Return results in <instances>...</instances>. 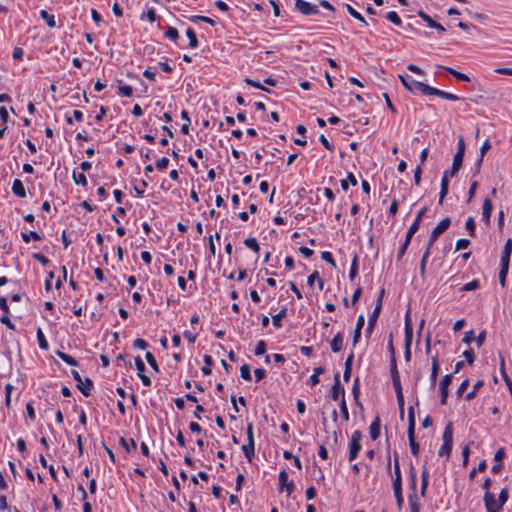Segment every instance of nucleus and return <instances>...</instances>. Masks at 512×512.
I'll list each match as a JSON object with an SVG mask.
<instances>
[{"label": "nucleus", "mask_w": 512, "mask_h": 512, "mask_svg": "<svg viewBox=\"0 0 512 512\" xmlns=\"http://www.w3.org/2000/svg\"><path fill=\"white\" fill-rule=\"evenodd\" d=\"M483 384L484 383H483L482 380L477 381L473 385V389L466 394V399L467 400H472L476 396L477 391L483 386Z\"/></svg>", "instance_id": "nucleus-37"}, {"label": "nucleus", "mask_w": 512, "mask_h": 512, "mask_svg": "<svg viewBox=\"0 0 512 512\" xmlns=\"http://www.w3.org/2000/svg\"><path fill=\"white\" fill-rule=\"evenodd\" d=\"M33 258L39 261L42 265H47L49 263V259L40 253H34Z\"/></svg>", "instance_id": "nucleus-64"}, {"label": "nucleus", "mask_w": 512, "mask_h": 512, "mask_svg": "<svg viewBox=\"0 0 512 512\" xmlns=\"http://www.w3.org/2000/svg\"><path fill=\"white\" fill-rule=\"evenodd\" d=\"M480 287V282L477 279L472 280L471 282L463 285L461 287V291H474Z\"/></svg>", "instance_id": "nucleus-36"}, {"label": "nucleus", "mask_w": 512, "mask_h": 512, "mask_svg": "<svg viewBox=\"0 0 512 512\" xmlns=\"http://www.w3.org/2000/svg\"><path fill=\"white\" fill-rule=\"evenodd\" d=\"M428 479H429V473H428V470L426 468V466L423 467V470H422V474H421V494L422 496L425 495V491L427 489V486H428Z\"/></svg>", "instance_id": "nucleus-24"}, {"label": "nucleus", "mask_w": 512, "mask_h": 512, "mask_svg": "<svg viewBox=\"0 0 512 512\" xmlns=\"http://www.w3.org/2000/svg\"><path fill=\"white\" fill-rule=\"evenodd\" d=\"M430 250L431 248L427 247L423 256H422V259H421V263H420V274L422 277L425 276V271H426V264H427V261H428V258L430 256Z\"/></svg>", "instance_id": "nucleus-25"}, {"label": "nucleus", "mask_w": 512, "mask_h": 512, "mask_svg": "<svg viewBox=\"0 0 512 512\" xmlns=\"http://www.w3.org/2000/svg\"><path fill=\"white\" fill-rule=\"evenodd\" d=\"M386 18L397 26L402 24V20L395 11L388 12Z\"/></svg>", "instance_id": "nucleus-43"}, {"label": "nucleus", "mask_w": 512, "mask_h": 512, "mask_svg": "<svg viewBox=\"0 0 512 512\" xmlns=\"http://www.w3.org/2000/svg\"><path fill=\"white\" fill-rule=\"evenodd\" d=\"M12 390H13V386L11 384H6V386H5V404L7 407H10Z\"/></svg>", "instance_id": "nucleus-52"}, {"label": "nucleus", "mask_w": 512, "mask_h": 512, "mask_svg": "<svg viewBox=\"0 0 512 512\" xmlns=\"http://www.w3.org/2000/svg\"><path fill=\"white\" fill-rule=\"evenodd\" d=\"M370 437L372 440H376L380 435V420L379 417H376L375 420L370 425Z\"/></svg>", "instance_id": "nucleus-17"}, {"label": "nucleus", "mask_w": 512, "mask_h": 512, "mask_svg": "<svg viewBox=\"0 0 512 512\" xmlns=\"http://www.w3.org/2000/svg\"><path fill=\"white\" fill-rule=\"evenodd\" d=\"M73 178L76 184H81L83 186L87 185V179L83 173L77 175L76 172H73Z\"/></svg>", "instance_id": "nucleus-54"}, {"label": "nucleus", "mask_w": 512, "mask_h": 512, "mask_svg": "<svg viewBox=\"0 0 512 512\" xmlns=\"http://www.w3.org/2000/svg\"><path fill=\"white\" fill-rule=\"evenodd\" d=\"M361 450V444L360 443H356V442H350V445H349V461H353L359 451Z\"/></svg>", "instance_id": "nucleus-21"}, {"label": "nucleus", "mask_w": 512, "mask_h": 512, "mask_svg": "<svg viewBox=\"0 0 512 512\" xmlns=\"http://www.w3.org/2000/svg\"><path fill=\"white\" fill-rule=\"evenodd\" d=\"M470 243L471 242L468 239H459L456 242V251L461 250V249H466L470 245Z\"/></svg>", "instance_id": "nucleus-59"}, {"label": "nucleus", "mask_w": 512, "mask_h": 512, "mask_svg": "<svg viewBox=\"0 0 512 512\" xmlns=\"http://www.w3.org/2000/svg\"><path fill=\"white\" fill-rule=\"evenodd\" d=\"M12 191L13 193L18 196L19 198H25L26 197V190L21 180L15 179L12 184Z\"/></svg>", "instance_id": "nucleus-13"}, {"label": "nucleus", "mask_w": 512, "mask_h": 512, "mask_svg": "<svg viewBox=\"0 0 512 512\" xmlns=\"http://www.w3.org/2000/svg\"><path fill=\"white\" fill-rule=\"evenodd\" d=\"M452 443H453V427L452 423H448L444 429L443 432V443L439 449V456L440 457H447L449 458L451 450H452Z\"/></svg>", "instance_id": "nucleus-2"}, {"label": "nucleus", "mask_w": 512, "mask_h": 512, "mask_svg": "<svg viewBox=\"0 0 512 512\" xmlns=\"http://www.w3.org/2000/svg\"><path fill=\"white\" fill-rule=\"evenodd\" d=\"M413 337V328L412 324H408L405 326V346H411Z\"/></svg>", "instance_id": "nucleus-38"}, {"label": "nucleus", "mask_w": 512, "mask_h": 512, "mask_svg": "<svg viewBox=\"0 0 512 512\" xmlns=\"http://www.w3.org/2000/svg\"><path fill=\"white\" fill-rule=\"evenodd\" d=\"M266 352V343L263 340H260L255 347V355H263Z\"/></svg>", "instance_id": "nucleus-53"}, {"label": "nucleus", "mask_w": 512, "mask_h": 512, "mask_svg": "<svg viewBox=\"0 0 512 512\" xmlns=\"http://www.w3.org/2000/svg\"><path fill=\"white\" fill-rule=\"evenodd\" d=\"M186 35L189 39V46L191 48H196L198 46V40H197L196 33L194 32V30L192 28H188L186 30Z\"/></svg>", "instance_id": "nucleus-29"}, {"label": "nucleus", "mask_w": 512, "mask_h": 512, "mask_svg": "<svg viewBox=\"0 0 512 512\" xmlns=\"http://www.w3.org/2000/svg\"><path fill=\"white\" fill-rule=\"evenodd\" d=\"M492 208L493 206L490 199L485 198L482 205V217L487 225L490 223Z\"/></svg>", "instance_id": "nucleus-12"}, {"label": "nucleus", "mask_w": 512, "mask_h": 512, "mask_svg": "<svg viewBox=\"0 0 512 512\" xmlns=\"http://www.w3.org/2000/svg\"><path fill=\"white\" fill-rule=\"evenodd\" d=\"M58 356L64 361L66 362L67 364L71 365V366H76L78 363L76 361L75 358H73L72 356L66 354V353H63V352H58Z\"/></svg>", "instance_id": "nucleus-44"}, {"label": "nucleus", "mask_w": 512, "mask_h": 512, "mask_svg": "<svg viewBox=\"0 0 512 512\" xmlns=\"http://www.w3.org/2000/svg\"><path fill=\"white\" fill-rule=\"evenodd\" d=\"M491 148V143L490 141L487 139L481 146L480 148V155H479V158L478 160L476 161L475 163V170H476V173H479L480 169H481V165H482V162H483V158L485 156V154L487 153V151Z\"/></svg>", "instance_id": "nucleus-11"}, {"label": "nucleus", "mask_w": 512, "mask_h": 512, "mask_svg": "<svg viewBox=\"0 0 512 512\" xmlns=\"http://www.w3.org/2000/svg\"><path fill=\"white\" fill-rule=\"evenodd\" d=\"M340 395L344 397L345 390L341 386L339 373H336L334 377V384L331 388V398L336 401L339 399Z\"/></svg>", "instance_id": "nucleus-8"}, {"label": "nucleus", "mask_w": 512, "mask_h": 512, "mask_svg": "<svg viewBox=\"0 0 512 512\" xmlns=\"http://www.w3.org/2000/svg\"><path fill=\"white\" fill-rule=\"evenodd\" d=\"M340 411H341V414L343 416V419L345 421H347L349 419V412H348V408H347V405H346L345 397H342V399H341Z\"/></svg>", "instance_id": "nucleus-50"}, {"label": "nucleus", "mask_w": 512, "mask_h": 512, "mask_svg": "<svg viewBox=\"0 0 512 512\" xmlns=\"http://www.w3.org/2000/svg\"><path fill=\"white\" fill-rule=\"evenodd\" d=\"M484 503L488 512H499L500 506H498L493 493L487 492L484 494Z\"/></svg>", "instance_id": "nucleus-9"}, {"label": "nucleus", "mask_w": 512, "mask_h": 512, "mask_svg": "<svg viewBox=\"0 0 512 512\" xmlns=\"http://www.w3.org/2000/svg\"><path fill=\"white\" fill-rule=\"evenodd\" d=\"M119 94L125 97H130L133 94V89L129 85H120L119 88Z\"/></svg>", "instance_id": "nucleus-49"}, {"label": "nucleus", "mask_w": 512, "mask_h": 512, "mask_svg": "<svg viewBox=\"0 0 512 512\" xmlns=\"http://www.w3.org/2000/svg\"><path fill=\"white\" fill-rule=\"evenodd\" d=\"M465 228L467 229V231L469 232V235H470L471 237H474V236H475L476 224H475V220H474V218H473V217H469V218L466 220Z\"/></svg>", "instance_id": "nucleus-34"}, {"label": "nucleus", "mask_w": 512, "mask_h": 512, "mask_svg": "<svg viewBox=\"0 0 512 512\" xmlns=\"http://www.w3.org/2000/svg\"><path fill=\"white\" fill-rule=\"evenodd\" d=\"M37 339L39 343V347L41 349L47 350L49 348L48 342L40 328L37 330Z\"/></svg>", "instance_id": "nucleus-32"}, {"label": "nucleus", "mask_w": 512, "mask_h": 512, "mask_svg": "<svg viewBox=\"0 0 512 512\" xmlns=\"http://www.w3.org/2000/svg\"><path fill=\"white\" fill-rule=\"evenodd\" d=\"M244 244L251 250H253L254 252H259V244L257 242V240L255 238H247L245 241H244Z\"/></svg>", "instance_id": "nucleus-41"}, {"label": "nucleus", "mask_w": 512, "mask_h": 512, "mask_svg": "<svg viewBox=\"0 0 512 512\" xmlns=\"http://www.w3.org/2000/svg\"><path fill=\"white\" fill-rule=\"evenodd\" d=\"M512 252V240L508 239L504 245L502 255H501V263L509 264L510 255Z\"/></svg>", "instance_id": "nucleus-16"}, {"label": "nucleus", "mask_w": 512, "mask_h": 512, "mask_svg": "<svg viewBox=\"0 0 512 512\" xmlns=\"http://www.w3.org/2000/svg\"><path fill=\"white\" fill-rule=\"evenodd\" d=\"M357 272H358V264H357V256H355L353 259L351 268H350L349 278L351 280H353L355 278V276L357 275Z\"/></svg>", "instance_id": "nucleus-55"}, {"label": "nucleus", "mask_w": 512, "mask_h": 512, "mask_svg": "<svg viewBox=\"0 0 512 512\" xmlns=\"http://www.w3.org/2000/svg\"><path fill=\"white\" fill-rule=\"evenodd\" d=\"M345 6H346L347 11L349 12V14L352 17H354L355 19L359 20L360 22H362L364 24H367L365 18L358 11H356L351 5L346 4Z\"/></svg>", "instance_id": "nucleus-31"}, {"label": "nucleus", "mask_w": 512, "mask_h": 512, "mask_svg": "<svg viewBox=\"0 0 512 512\" xmlns=\"http://www.w3.org/2000/svg\"><path fill=\"white\" fill-rule=\"evenodd\" d=\"M165 37L173 41L177 40L179 37L178 30L174 27H169L165 32Z\"/></svg>", "instance_id": "nucleus-48"}, {"label": "nucleus", "mask_w": 512, "mask_h": 512, "mask_svg": "<svg viewBox=\"0 0 512 512\" xmlns=\"http://www.w3.org/2000/svg\"><path fill=\"white\" fill-rule=\"evenodd\" d=\"M378 317H379V314H377V310H373L372 314L369 317L368 326L366 328L367 337H370V335L372 334Z\"/></svg>", "instance_id": "nucleus-19"}, {"label": "nucleus", "mask_w": 512, "mask_h": 512, "mask_svg": "<svg viewBox=\"0 0 512 512\" xmlns=\"http://www.w3.org/2000/svg\"><path fill=\"white\" fill-rule=\"evenodd\" d=\"M21 237L25 243H29L31 238L34 239L35 241L41 240V236L35 231H30L29 233H22Z\"/></svg>", "instance_id": "nucleus-33"}, {"label": "nucleus", "mask_w": 512, "mask_h": 512, "mask_svg": "<svg viewBox=\"0 0 512 512\" xmlns=\"http://www.w3.org/2000/svg\"><path fill=\"white\" fill-rule=\"evenodd\" d=\"M71 374L74 380L77 382V388L82 392L84 396H89L91 388L93 387V382L91 379L86 378L84 381L82 380L80 374L76 370H72Z\"/></svg>", "instance_id": "nucleus-5"}, {"label": "nucleus", "mask_w": 512, "mask_h": 512, "mask_svg": "<svg viewBox=\"0 0 512 512\" xmlns=\"http://www.w3.org/2000/svg\"><path fill=\"white\" fill-rule=\"evenodd\" d=\"M452 382V374L445 375L440 381V394H441V404L445 405L447 403L448 397V387Z\"/></svg>", "instance_id": "nucleus-7"}, {"label": "nucleus", "mask_w": 512, "mask_h": 512, "mask_svg": "<svg viewBox=\"0 0 512 512\" xmlns=\"http://www.w3.org/2000/svg\"><path fill=\"white\" fill-rule=\"evenodd\" d=\"M418 16L421 17L426 23L427 25L430 27V28H434V26L436 25V21H434L428 14H426L425 12L423 11H418Z\"/></svg>", "instance_id": "nucleus-46"}, {"label": "nucleus", "mask_w": 512, "mask_h": 512, "mask_svg": "<svg viewBox=\"0 0 512 512\" xmlns=\"http://www.w3.org/2000/svg\"><path fill=\"white\" fill-rule=\"evenodd\" d=\"M410 484H411V488L415 492L416 484H417V473H416V469L413 465H410Z\"/></svg>", "instance_id": "nucleus-47"}, {"label": "nucleus", "mask_w": 512, "mask_h": 512, "mask_svg": "<svg viewBox=\"0 0 512 512\" xmlns=\"http://www.w3.org/2000/svg\"><path fill=\"white\" fill-rule=\"evenodd\" d=\"M508 497H509L508 489L507 488H503L501 490L500 494H499V498H498V501H497L498 506H500V509L507 502Z\"/></svg>", "instance_id": "nucleus-45"}, {"label": "nucleus", "mask_w": 512, "mask_h": 512, "mask_svg": "<svg viewBox=\"0 0 512 512\" xmlns=\"http://www.w3.org/2000/svg\"><path fill=\"white\" fill-rule=\"evenodd\" d=\"M295 8L303 15H314L319 12L317 6L312 5L311 3L304 0H296Z\"/></svg>", "instance_id": "nucleus-6"}, {"label": "nucleus", "mask_w": 512, "mask_h": 512, "mask_svg": "<svg viewBox=\"0 0 512 512\" xmlns=\"http://www.w3.org/2000/svg\"><path fill=\"white\" fill-rule=\"evenodd\" d=\"M204 363H205V366L202 367L201 371L203 373V375H210L211 374V366L213 365V360H212V357L210 355H204Z\"/></svg>", "instance_id": "nucleus-28"}, {"label": "nucleus", "mask_w": 512, "mask_h": 512, "mask_svg": "<svg viewBox=\"0 0 512 512\" xmlns=\"http://www.w3.org/2000/svg\"><path fill=\"white\" fill-rule=\"evenodd\" d=\"M439 371V361L437 357L432 358V367H431V375H430V381L431 385L434 386L436 383L437 375Z\"/></svg>", "instance_id": "nucleus-18"}, {"label": "nucleus", "mask_w": 512, "mask_h": 512, "mask_svg": "<svg viewBox=\"0 0 512 512\" xmlns=\"http://www.w3.org/2000/svg\"><path fill=\"white\" fill-rule=\"evenodd\" d=\"M286 311L287 309L284 307L282 308L278 314L274 315L272 317V324L276 327V328H280L282 326V323H281V320L282 318H284L286 316Z\"/></svg>", "instance_id": "nucleus-23"}, {"label": "nucleus", "mask_w": 512, "mask_h": 512, "mask_svg": "<svg viewBox=\"0 0 512 512\" xmlns=\"http://www.w3.org/2000/svg\"><path fill=\"white\" fill-rule=\"evenodd\" d=\"M463 157L464 156H460V153H456L454 155L452 168L450 170V177H454L460 170L463 162Z\"/></svg>", "instance_id": "nucleus-14"}, {"label": "nucleus", "mask_w": 512, "mask_h": 512, "mask_svg": "<svg viewBox=\"0 0 512 512\" xmlns=\"http://www.w3.org/2000/svg\"><path fill=\"white\" fill-rule=\"evenodd\" d=\"M189 20L192 21V22H197V21H201V22H205V23H208L212 26L215 25V21L209 17H206V16H199V15H193V16H190L189 17Z\"/></svg>", "instance_id": "nucleus-39"}, {"label": "nucleus", "mask_w": 512, "mask_h": 512, "mask_svg": "<svg viewBox=\"0 0 512 512\" xmlns=\"http://www.w3.org/2000/svg\"><path fill=\"white\" fill-rule=\"evenodd\" d=\"M321 257L324 261L330 263L333 266H336L333 256L330 252H328V251L322 252Z\"/></svg>", "instance_id": "nucleus-63"}, {"label": "nucleus", "mask_w": 512, "mask_h": 512, "mask_svg": "<svg viewBox=\"0 0 512 512\" xmlns=\"http://www.w3.org/2000/svg\"><path fill=\"white\" fill-rule=\"evenodd\" d=\"M145 358H146L148 364L151 366V368L154 371L158 372L159 371V367H158L157 361H156L155 357L153 356V354L150 353V352H147L146 355H145Z\"/></svg>", "instance_id": "nucleus-42"}, {"label": "nucleus", "mask_w": 512, "mask_h": 512, "mask_svg": "<svg viewBox=\"0 0 512 512\" xmlns=\"http://www.w3.org/2000/svg\"><path fill=\"white\" fill-rule=\"evenodd\" d=\"M120 444L125 448V450L130 453L131 449L136 450L137 445L134 439L126 440L124 437L120 438Z\"/></svg>", "instance_id": "nucleus-26"}, {"label": "nucleus", "mask_w": 512, "mask_h": 512, "mask_svg": "<svg viewBox=\"0 0 512 512\" xmlns=\"http://www.w3.org/2000/svg\"><path fill=\"white\" fill-rule=\"evenodd\" d=\"M458 149L456 153H460V156H464L465 154V141L463 136L458 137V143H457Z\"/></svg>", "instance_id": "nucleus-58"}, {"label": "nucleus", "mask_w": 512, "mask_h": 512, "mask_svg": "<svg viewBox=\"0 0 512 512\" xmlns=\"http://www.w3.org/2000/svg\"><path fill=\"white\" fill-rule=\"evenodd\" d=\"M508 270H509V264L501 263V269L499 272V283L502 287L505 286Z\"/></svg>", "instance_id": "nucleus-22"}, {"label": "nucleus", "mask_w": 512, "mask_h": 512, "mask_svg": "<svg viewBox=\"0 0 512 512\" xmlns=\"http://www.w3.org/2000/svg\"><path fill=\"white\" fill-rule=\"evenodd\" d=\"M417 87L420 88V93L424 95H435L449 101H458L460 99L457 95L433 88L429 85H418Z\"/></svg>", "instance_id": "nucleus-3"}, {"label": "nucleus", "mask_w": 512, "mask_h": 512, "mask_svg": "<svg viewBox=\"0 0 512 512\" xmlns=\"http://www.w3.org/2000/svg\"><path fill=\"white\" fill-rule=\"evenodd\" d=\"M408 439H409V446L411 449V453L414 456H418L419 454V444L415 440V415H414V408L411 406L408 409Z\"/></svg>", "instance_id": "nucleus-1"}, {"label": "nucleus", "mask_w": 512, "mask_h": 512, "mask_svg": "<svg viewBox=\"0 0 512 512\" xmlns=\"http://www.w3.org/2000/svg\"><path fill=\"white\" fill-rule=\"evenodd\" d=\"M399 79L401 81V83L403 84V86L409 90L410 92H415V91H418L420 92V88H418L417 86L418 85H425L424 83L422 82H419V81H416V80H411V81H408L407 78H405L404 76L402 75H399Z\"/></svg>", "instance_id": "nucleus-10"}, {"label": "nucleus", "mask_w": 512, "mask_h": 512, "mask_svg": "<svg viewBox=\"0 0 512 512\" xmlns=\"http://www.w3.org/2000/svg\"><path fill=\"white\" fill-rule=\"evenodd\" d=\"M240 374L241 377L246 381H251V372H250V366L248 364H244L240 368Z\"/></svg>", "instance_id": "nucleus-40"}, {"label": "nucleus", "mask_w": 512, "mask_h": 512, "mask_svg": "<svg viewBox=\"0 0 512 512\" xmlns=\"http://www.w3.org/2000/svg\"><path fill=\"white\" fill-rule=\"evenodd\" d=\"M9 314H4L1 318H0V321L1 323L5 324L9 329L11 330H14L15 329V326L14 324L11 322L10 318L8 317Z\"/></svg>", "instance_id": "nucleus-61"}, {"label": "nucleus", "mask_w": 512, "mask_h": 512, "mask_svg": "<svg viewBox=\"0 0 512 512\" xmlns=\"http://www.w3.org/2000/svg\"><path fill=\"white\" fill-rule=\"evenodd\" d=\"M245 82L250 85V86H253L257 89H260V90H263V91H266V92H270V90L266 87H264L262 84H260L259 82H256L250 78H246L245 79Z\"/></svg>", "instance_id": "nucleus-56"}, {"label": "nucleus", "mask_w": 512, "mask_h": 512, "mask_svg": "<svg viewBox=\"0 0 512 512\" xmlns=\"http://www.w3.org/2000/svg\"><path fill=\"white\" fill-rule=\"evenodd\" d=\"M242 450H243L246 458L248 459V461H251L252 457L254 456V452H255L254 443L248 442L247 444L242 446Z\"/></svg>", "instance_id": "nucleus-27"}, {"label": "nucleus", "mask_w": 512, "mask_h": 512, "mask_svg": "<svg viewBox=\"0 0 512 512\" xmlns=\"http://www.w3.org/2000/svg\"><path fill=\"white\" fill-rule=\"evenodd\" d=\"M445 70H447L451 75H453L457 80L460 81H469V77L461 72H458L452 68L444 67Z\"/></svg>", "instance_id": "nucleus-35"}, {"label": "nucleus", "mask_w": 512, "mask_h": 512, "mask_svg": "<svg viewBox=\"0 0 512 512\" xmlns=\"http://www.w3.org/2000/svg\"><path fill=\"white\" fill-rule=\"evenodd\" d=\"M343 348V335L341 332L337 333L331 341V349L333 352H340Z\"/></svg>", "instance_id": "nucleus-15"}, {"label": "nucleus", "mask_w": 512, "mask_h": 512, "mask_svg": "<svg viewBox=\"0 0 512 512\" xmlns=\"http://www.w3.org/2000/svg\"><path fill=\"white\" fill-rule=\"evenodd\" d=\"M450 223H451V220L448 217H446L440 221V223L432 230L431 235L428 240V243H427V247L431 248L433 246V244L437 240V238L449 228Z\"/></svg>", "instance_id": "nucleus-4"}, {"label": "nucleus", "mask_w": 512, "mask_h": 512, "mask_svg": "<svg viewBox=\"0 0 512 512\" xmlns=\"http://www.w3.org/2000/svg\"><path fill=\"white\" fill-rule=\"evenodd\" d=\"M393 490L394 492L402 491V480H401V474H398L395 476L393 480Z\"/></svg>", "instance_id": "nucleus-57"}, {"label": "nucleus", "mask_w": 512, "mask_h": 512, "mask_svg": "<svg viewBox=\"0 0 512 512\" xmlns=\"http://www.w3.org/2000/svg\"><path fill=\"white\" fill-rule=\"evenodd\" d=\"M349 183L353 186L357 185V180L352 173H349L346 179L341 180V188L346 191Z\"/></svg>", "instance_id": "nucleus-30"}, {"label": "nucleus", "mask_w": 512, "mask_h": 512, "mask_svg": "<svg viewBox=\"0 0 512 512\" xmlns=\"http://www.w3.org/2000/svg\"><path fill=\"white\" fill-rule=\"evenodd\" d=\"M40 17L46 21V24L48 25V27H50V28L56 27V21H55L54 16L49 14L46 10L40 11Z\"/></svg>", "instance_id": "nucleus-20"}, {"label": "nucleus", "mask_w": 512, "mask_h": 512, "mask_svg": "<svg viewBox=\"0 0 512 512\" xmlns=\"http://www.w3.org/2000/svg\"><path fill=\"white\" fill-rule=\"evenodd\" d=\"M168 164H169V159L167 157H163L157 161L156 168L159 170H164L167 168Z\"/></svg>", "instance_id": "nucleus-60"}, {"label": "nucleus", "mask_w": 512, "mask_h": 512, "mask_svg": "<svg viewBox=\"0 0 512 512\" xmlns=\"http://www.w3.org/2000/svg\"><path fill=\"white\" fill-rule=\"evenodd\" d=\"M469 386V379H465L459 386L458 390H457V396L458 397H461L463 395V393L466 391V389L468 388Z\"/></svg>", "instance_id": "nucleus-62"}, {"label": "nucleus", "mask_w": 512, "mask_h": 512, "mask_svg": "<svg viewBox=\"0 0 512 512\" xmlns=\"http://www.w3.org/2000/svg\"><path fill=\"white\" fill-rule=\"evenodd\" d=\"M288 473L286 472V470H281L280 473H279V485H280V489L283 490L284 489V485H286L288 483Z\"/></svg>", "instance_id": "nucleus-51"}]
</instances>
